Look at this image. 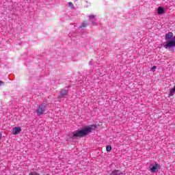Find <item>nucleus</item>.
Here are the masks:
<instances>
[{
    "label": "nucleus",
    "mask_w": 175,
    "mask_h": 175,
    "mask_svg": "<svg viewBox=\"0 0 175 175\" xmlns=\"http://www.w3.org/2000/svg\"><path fill=\"white\" fill-rule=\"evenodd\" d=\"M96 129V126L95 124H92L88 127L84 128L82 130L75 131L72 133L70 137L74 139V137H83L87 136L88 133H91L92 131Z\"/></svg>",
    "instance_id": "f257e3e1"
},
{
    "label": "nucleus",
    "mask_w": 175,
    "mask_h": 175,
    "mask_svg": "<svg viewBox=\"0 0 175 175\" xmlns=\"http://www.w3.org/2000/svg\"><path fill=\"white\" fill-rule=\"evenodd\" d=\"M46 110H47V104L46 103L40 104L36 110L37 116H38V117L43 116L46 112Z\"/></svg>",
    "instance_id": "f03ea898"
},
{
    "label": "nucleus",
    "mask_w": 175,
    "mask_h": 175,
    "mask_svg": "<svg viewBox=\"0 0 175 175\" xmlns=\"http://www.w3.org/2000/svg\"><path fill=\"white\" fill-rule=\"evenodd\" d=\"M163 47L165 49H167L168 50H170V49H174L175 47V40H170L167 42H164L163 44Z\"/></svg>",
    "instance_id": "7ed1b4c3"
},
{
    "label": "nucleus",
    "mask_w": 175,
    "mask_h": 175,
    "mask_svg": "<svg viewBox=\"0 0 175 175\" xmlns=\"http://www.w3.org/2000/svg\"><path fill=\"white\" fill-rule=\"evenodd\" d=\"M67 95H68V90H62L60 92V94L59 95V99L66 98Z\"/></svg>",
    "instance_id": "20e7f679"
},
{
    "label": "nucleus",
    "mask_w": 175,
    "mask_h": 175,
    "mask_svg": "<svg viewBox=\"0 0 175 175\" xmlns=\"http://www.w3.org/2000/svg\"><path fill=\"white\" fill-rule=\"evenodd\" d=\"M174 38V37H173V33L169 32L165 34V40H173Z\"/></svg>",
    "instance_id": "39448f33"
},
{
    "label": "nucleus",
    "mask_w": 175,
    "mask_h": 175,
    "mask_svg": "<svg viewBox=\"0 0 175 175\" xmlns=\"http://www.w3.org/2000/svg\"><path fill=\"white\" fill-rule=\"evenodd\" d=\"M21 132V127H14L12 129V135H18Z\"/></svg>",
    "instance_id": "423d86ee"
},
{
    "label": "nucleus",
    "mask_w": 175,
    "mask_h": 175,
    "mask_svg": "<svg viewBox=\"0 0 175 175\" xmlns=\"http://www.w3.org/2000/svg\"><path fill=\"white\" fill-rule=\"evenodd\" d=\"M158 167H159V164L156 163L154 165L150 167V170L152 173L158 172Z\"/></svg>",
    "instance_id": "0eeeda50"
},
{
    "label": "nucleus",
    "mask_w": 175,
    "mask_h": 175,
    "mask_svg": "<svg viewBox=\"0 0 175 175\" xmlns=\"http://www.w3.org/2000/svg\"><path fill=\"white\" fill-rule=\"evenodd\" d=\"M90 25V23L87 21H83L81 25L79 26V29L81 28H85L86 27H88Z\"/></svg>",
    "instance_id": "6e6552de"
},
{
    "label": "nucleus",
    "mask_w": 175,
    "mask_h": 175,
    "mask_svg": "<svg viewBox=\"0 0 175 175\" xmlns=\"http://www.w3.org/2000/svg\"><path fill=\"white\" fill-rule=\"evenodd\" d=\"M158 14H163L165 13V10L162 7H159L157 9Z\"/></svg>",
    "instance_id": "1a4fd4ad"
},
{
    "label": "nucleus",
    "mask_w": 175,
    "mask_h": 175,
    "mask_svg": "<svg viewBox=\"0 0 175 175\" xmlns=\"http://www.w3.org/2000/svg\"><path fill=\"white\" fill-rule=\"evenodd\" d=\"M175 94V85L174 86L173 88L170 89V93H169V96H173Z\"/></svg>",
    "instance_id": "9d476101"
},
{
    "label": "nucleus",
    "mask_w": 175,
    "mask_h": 175,
    "mask_svg": "<svg viewBox=\"0 0 175 175\" xmlns=\"http://www.w3.org/2000/svg\"><path fill=\"white\" fill-rule=\"evenodd\" d=\"M111 175H122V174L118 170H115L111 172Z\"/></svg>",
    "instance_id": "9b49d317"
},
{
    "label": "nucleus",
    "mask_w": 175,
    "mask_h": 175,
    "mask_svg": "<svg viewBox=\"0 0 175 175\" xmlns=\"http://www.w3.org/2000/svg\"><path fill=\"white\" fill-rule=\"evenodd\" d=\"M88 18L89 20H94V18H96V15H93V14L89 15Z\"/></svg>",
    "instance_id": "f8f14e48"
},
{
    "label": "nucleus",
    "mask_w": 175,
    "mask_h": 175,
    "mask_svg": "<svg viewBox=\"0 0 175 175\" xmlns=\"http://www.w3.org/2000/svg\"><path fill=\"white\" fill-rule=\"evenodd\" d=\"M91 21V25H93V27H95V25H98V23H96L95 21Z\"/></svg>",
    "instance_id": "ddd939ff"
},
{
    "label": "nucleus",
    "mask_w": 175,
    "mask_h": 175,
    "mask_svg": "<svg viewBox=\"0 0 175 175\" xmlns=\"http://www.w3.org/2000/svg\"><path fill=\"white\" fill-rule=\"evenodd\" d=\"M106 151H107L108 152L109 151H111V146H106Z\"/></svg>",
    "instance_id": "4468645a"
},
{
    "label": "nucleus",
    "mask_w": 175,
    "mask_h": 175,
    "mask_svg": "<svg viewBox=\"0 0 175 175\" xmlns=\"http://www.w3.org/2000/svg\"><path fill=\"white\" fill-rule=\"evenodd\" d=\"M95 73H96V76H100V75H102V73L100 72V70H96L95 71Z\"/></svg>",
    "instance_id": "2eb2a0df"
},
{
    "label": "nucleus",
    "mask_w": 175,
    "mask_h": 175,
    "mask_svg": "<svg viewBox=\"0 0 175 175\" xmlns=\"http://www.w3.org/2000/svg\"><path fill=\"white\" fill-rule=\"evenodd\" d=\"M69 8H71V9H73V3L72 2L68 3Z\"/></svg>",
    "instance_id": "dca6fc26"
},
{
    "label": "nucleus",
    "mask_w": 175,
    "mask_h": 175,
    "mask_svg": "<svg viewBox=\"0 0 175 175\" xmlns=\"http://www.w3.org/2000/svg\"><path fill=\"white\" fill-rule=\"evenodd\" d=\"M150 69H151V70H155V69H157V66H153Z\"/></svg>",
    "instance_id": "f3484780"
},
{
    "label": "nucleus",
    "mask_w": 175,
    "mask_h": 175,
    "mask_svg": "<svg viewBox=\"0 0 175 175\" xmlns=\"http://www.w3.org/2000/svg\"><path fill=\"white\" fill-rule=\"evenodd\" d=\"M3 84H5V83L2 81H0V87L3 85Z\"/></svg>",
    "instance_id": "a211bd4d"
},
{
    "label": "nucleus",
    "mask_w": 175,
    "mask_h": 175,
    "mask_svg": "<svg viewBox=\"0 0 175 175\" xmlns=\"http://www.w3.org/2000/svg\"><path fill=\"white\" fill-rule=\"evenodd\" d=\"M92 62H93V61H92V59H91V60L89 62V65H92Z\"/></svg>",
    "instance_id": "6ab92c4d"
},
{
    "label": "nucleus",
    "mask_w": 175,
    "mask_h": 175,
    "mask_svg": "<svg viewBox=\"0 0 175 175\" xmlns=\"http://www.w3.org/2000/svg\"><path fill=\"white\" fill-rule=\"evenodd\" d=\"M2 139V134L0 133V140Z\"/></svg>",
    "instance_id": "aec40b11"
}]
</instances>
